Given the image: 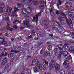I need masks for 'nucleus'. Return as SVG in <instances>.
Returning a JSON list of instances; mask_svg holds the SVG:
<instances>
[{"label":"nucleus","instance_id":"nucleus-64","mask_svg":"<svg viewBox=\"0 0 74 74\" xmlns=\"http://www.w3.org/2000/svg\"><path fill=\"white\" fill-rule=\"evenodd\" d=\"M44 74H47V73L45 72L44 73Z\"/></svg>","mask_w":74,"mask_h":74},{"label":"nucleus","instance_id":"nucleus-55","mask_svg":"<svg viewBox=\"0 0 74 74\" xmlns=\"http://www.w3.org/2000/svg\"><path fill=\"white\" fill-rule=\"evenodd\" d=\"M14 38H12V41H14Z\"/></svg>","mask_w":74,"mask_h":74},{"label":"nucleus","instance_id":"nucleus-30","mask_svg":"<svg viewBox=\"0 0 74 74\" xmlns=\"http://www.w3.org/2000/svg\"><path fill=\"white\" fill-rule=\"evenodd\" d=\"M43 69L44 70H47V66H46L45 65H43Z\"/></svg>","mask_w":74,"mask_h":74},{"label":"nucleus","instance_id":"nucleus-49","mask_svg":"<svg viewBox=\"0 0 74 74\" xmlns=\"http://www.w3.org/2000/svg\"><path fill=\"white\" fill-rule=\"evenodd\" d=\"M29 27H30V28H33V27H32V26H28Z\"/></svg>","mask_w":74,"mask_h":74},{"label":"nucleus","instance_id":"nucleus-3","mask_svg":"<svg viewBox=\"0 0 74 74\" xmlns=\"http://www.w3.org/2000/svg\"><path fill=\"white\" fill-rule=\"evenodd\" d=\"M14 11H13L12 14V17H14V16H18V14H16V11H18L19 10L16 7H14Z\"/></svg>","mask_w":74,"mask_h":74},{"label":"nucleus","instance_id":"nucleus-44","mask_svg":"<svg viewBox=\"0 0 74 74\" xmlns=\"http://www.w3.org/2000/svg\"><path fill=\"white\" fill-rule=\"evenodd\" d=\"M32 37V35H30V36H28V38H31Z\"/></svg>","mask_w":74,"mask_h":74},{"label":"nucleus","instance_id":"nucleus-21","mask_svg":"<svg viewBox=\"0 0 74 74\" xmlns=\"http://www.w3.org/2000/svg\"><path fill=\"white\" fill-rule=\"evenodd\" d=\"M7 55V53H5L4 55V53H2L1 54V55H0V58H2L3 56H6Z\"/></svg>","mask_w":74,"mask_h":74},{"label":"nucleus","instance_id":"nucleus-2","mask_svg":"<svg viewBox=\"0 0 74 74\" xmlns=\"http://www.w3.org/2000/svg\"><path fill=\"white\" fill-rule=\"evenodd\" d=\"M64 47L66 49H68V51H69V52L73 51L74 50V47H69V45L67 44H64Z\"/></svg>","mask_w":74,"mask_h":74},{"label":"nucleus","instance_id":"nucleus-6","mask_svg":"<svg viewBox=\"0 0 74 74\" xmlns=\"http://www.w3.org/2000/svg\"><path fill=\"white\" fill-rule=\"evenodd\" d=\"M54 66H55V69L56 70V71H57L60 70V67L59 64H56L54 65Z\"/></svg>","mask_w":74,"mask_h":74},{"label":"nucleus","instance_id":"nucleus-19","mask_svg":"<svg viewBox=\"0 0 74 74\" xmlns=\"http://www.w3.org/2000/svg\"><path fill=\"white\" fill-rule=\"evenodd\" d=\"M59 72L60 74H66L65 71L64 70H60Z\"/></svg>","mask_w":74,"mask_h":74},{"label":"nucleus","instance_id":"nucleus-58","mask_svg":"<svg viewBox=\"0 0 74 74\" xmlns=\"http://www.w3.org/2000/svg\"><path fill=\"white\" fill-rule=\"evenodd\" d=\"M57 5H58V8L59 9V5H58V4Z\"/></svg>","mask_w":74,"mask_h":74},{"label":"nucleus","instance_id":"nucleus-23","mask_svg":"<svg viewBox=\"0 0 74 74\" xmlns=\"http://www.w3.org/2000/svg\"><path fill=\"white\" fill-rule=\"evenodd\" d=\"M44 55L46 57L49 56H50V53L49 52H47L45 54H44Z\"/></svg>","mask_w":74,"mask_h":74},{"label":"nucleus","instance_id":"nucleus-34","mask_svg":"<svg viewBox=\"0 0 74 74\" xmlns=\"http://www.w3.org/2000/svg\"><path fill=\"white\" fill-rule=\"evenodd\" d=\"M43 52H44V50L42 49L40 51V54H42V53H43Z\"/></svg>","mask_w":74,"mask_h":74},{"label":"nucleus","instance_id":"nucleus-24","mask_svg":"<svg viewBox=\"0 0 74 74\" xmlns=\"http://www.w3.org/2000/svg\"><path fill=\"white\" fill-rule=\"evenodd\" d=\"M47 49L49 51L52 50V46L51 45H49L48 46Z\"/></svg>","mask_w":74,"mask_h":74},{"label":"nucleus","instance_id":"nucleus-28","mask_svg":"<svg viewBox=\"0 0 74 74\" xmlns=\"http://www.w3.org/2000/svg\"><path fill=\"white\" fill-rule=\"evenodd\" d=\"M61 14L62 16L64 18H66V15H64V14L63 12H62L61 13Z\"/></svg>","mask_w":74,"mask_h":74},{"label":"nucleus","instance_id":"nucleus-52","mask_svg":"<svg viewBox=\"0 0 74 74\" xmlns=\"http://www.w3.org/2000/svg\"><path fill=\"white\" fill-rule=\"evenodd\" d=\"M8 46H10L11 45V44L10 43H8L7 44Z\"/></svg>","mask_w":74,"mask_h":74},{"label":"nucleus","instance_id":"nucleus-32","mask_svg":"<svg viewBox=\"0 0 74 74\" xmlns=\"http://www.w3.org/2000/svg\"><path fill=\"white\" fill-rule=\"evenodd\" d=\"M45 63L46 66L48 65V62L47 61H45Z\"/></svg>","mask_w":74,"mask_h":74},{"label":"nucleus","instance_id":"nucleus-36","mask_svg":"<svg viewBox=\"0 0 74 74\" xmlns=\"http://www.w3.org/2000/svg\"><path fill=\"white\" fill-rule=\"evenodd\" d=\"M29 22L28 21H27L26 22V23L24 24V25H29Z\"/></svg>","mask_w":74,"mask_h":74},{"label":"nucleus","instance_id":"nucleus-26","mask_svg":"<svg viewBox=\"0 0 74 74\" xmlns=\"http://www.w3.org/2000/svg\"><path fill=\"white\" fill-rule=\"evenodd\" d=\"M18 22V23H21V21H18V20H16L14 22L13 24H14V25H15V23H16Z\"/></svg>","mask_w":74,"mask_h":74},{"label":"nucleus","instance_id":"nucleus-53","mask_svg":"<svg viewBox=\"0 0 74 74\" xmlns=\"http://www.w3.org/2000/svg\"><path fill=\"white\" fill-rule=\"evenodd\" d=\"M13 61H14V60H10V62H13Z\"/></svg>","mask_w":74,"mask_h":74},{"label":"nucleus","instance_id":"nucleus-62","mask_svg":"<svg viewBox=\"0 0 74 74\" xmlns=\"http://www.w3.org/2000/svg\"><path fill=\"white\" fill-rule=\"evenodd\" d=\"M21 74H25L24 73H22Z\"/></svg>","mask_w":74,"mask_h":74},{"label":"nucleus","instance_id":"nucleus-56","mask_svg":"<svg viewBox=\"0 0 74 74\" xmlns=\"http://www.w3.org/2000/svg\"><path fill=\"white\" fill-rule=\"evenodd\" d=\"M38 40V38H36L35 40Z\"/></svg>","mask_w":74,"mask_h":74},{"label":"nucleus","instance_id":"nucleus-7","mask_svg":"<svg viewBox=\"0 0 74 74\" xmlns=\"http://www.w3.org/2000/svg\"><path fill=\"white\" fill-rule=\"evenodd\" d=\"M7 25L8 26L6 27V29H7V30H10V32H12V31L14 30V29H13L12 28H11L10 27H8V26H10V23H8Z\"/></svg>","mask_w":74,"mask_h":74},{"label":"nucleus","instance_id":"nucleus-25","mask_svg":"<svg viewBox=\"0 0 74 74\" xmlns=\"http://www.w3.org/2000/svg\"><path fill=\"white\" fill-rule=\"evenodd\" d=\"M13 57V54L12 53H10L8 55V57L9 58H11Z\"/></svg>","mask_w":74,"mask_h":74},{"label":"nucleus","instance_id":"nucleus-29","mask_svg":"<svg viewBox=\"0 0 74 74\" xmlns=\"http://www.w3.org/2000/svg\"><path fill=\"white\" fill-rule=\"evenodd\" d=\"M39 3V2L38 1H35L34 2V3L35 4V5H37V4H38Z\"/></svg>","mask_w":74,"mask_h":74},{"label":"nucleus","instance_id":"nucleus-45","mask_svg":"<svg viewBox=\"0 0 74 74\" xmlns=\"http://www.w3.org/2000/svg\"><path fill=\"white\" fill-rule=\"evenodd\" d=\"M60 1H59L58 3L59 4H60V5H61V4H62V2L60 1V0H59Z\"/></svg>","mask_w":74,"mask_h":74},{"label":"nucleus","instance_id":"nucleus-11","mask_svg":"<svg viewBox=\"0 0 74 74\" xmlns=\"http://www.w3.org/2000/svg\"><path fill=\"white\" fill-rule=\"evenodd\" d=\"M22 14H26L27 13H28V12L27 11L26 9L25 8H23L22 9Z\"/></svg>","mask_w":74,"mask_h":74},{"label":"nucleus","instance_id":"nucleus-31","mask_svg":"<svg viewBox=\"0 0 74 74\" xmlns=\"http://www.w3.org/2000/svg\"><path fill=\"white\" fill-rule=\"evenodd\" d=\"M68 14L69 15V16H70V17H71L73 15V13L71 12H69L68 13Z\"/></svg>","mask_w":74,"mask_h":74},{"label":"nucleus","instance_id":"nucleus-39","mask_svg":"<svg viewBox=\"0 0 74 74\" xmlns=\"http://www.w3.org/2000/svg\"><path fill=\"white\" fill-rule=\"evenodd\" d=\"M68 59H71V55L68 56Z\"/></svg>","mask_w":74,"mask_h":74},{"label":"nucleus","instance_id":"nucleus-63","mask_svg":"<svg viewBox=\"0 0 74 74\" xmlns=\"http://www.w3.org/2000/svg\"><path fill=\"white\" fill-rule=\"evenodd\" d=\"M28 58H30V57L29 56H28Z\"/></svg>","mask_w":74,"mask_h":74},{"label":"nucleus","instance_id":"nucleus-57","mask_svg":"<svg viewBox=\"0 0 74 74\" xmlns=\"http://www.w3.org/2000/svg\"><path fill=\"white\" fill-rule=\"evenodd\" d=\"M2 34H3V33H0V36H1V35H2Z\"/></svg>","mask_w":74,"mask_h":74},{"label":"nucleus","instance_id":"nucleus-50","mask_svg":"<svg viewBox=\"0 0 74 74\" xmlns=\"http://www.w3.org/2000/svg\"><path fill=\"white\" fill-rule=\"evenodd\" d=\"M3 47H2L1 48H0V50H3Z\"/></svg>","mask_w":74,"mask_h":74},{"label":"nucleus","instance_id":"nucleus-59","mask_svg":"<svg viewBox=\"0 0 74 74\" xmlns=\"http://www.w3.org/2000/svg\"><path fill=\"white\" fill-rule=\"evenodd\" d=\"M4 50H5L6 51H7V49L6 48H5L4 49Z\"/></svg>","mask_w":74,"mask_h":74},{"label":"nucleus","instance_id":"nucleus-43","mask_svg":"<svg viewBox=\"0 0 74 74\" xmlns=\"http://www.w3.org/2000/svg\"><path fill=\"white\" fill-rule=\"evenodd\" d=\"M35 34V32L34 30H33L32 32V34Z\"/></svg>","mask_w":74,"mask_h":74},{"label":"nucleus","instance_id":"nucleus-4","mask_svg":"<svg viewBox=\"0 0 74 74\" xmlns=\"http://www.w3.org/2000/svg\"><path fill=\"white\" fill-rule=\"evenodd\" d=\"M57 47L60 50V53L62 54V51H63V48L64 47L63 45L61 44L58 45L57 46Z\"/></svg>","mask_w":74,"mask_h":74},{"label":"nucleus","instance_id":"nucleus-48","mask_svg":"<svg viewBox=\"0 0 74 74\" xmlns=\"http://www.w3.org/2000/svg\"><path fill=\"white\" fill-rule=\"evenodd\" d=\"M56 14H57V15H58V14H59V12L58 11H57L56 12Z\"/></svg>","mask_w":74,"mask_h":74},{"label":"nucleus","instance_id":"nucleus-27","mask_svg":"<svg viewBox=\"0 0 74 74\" xmlns=\"http://www.w3.org/2000/svg\"><path fill=\"white\" fill-rule=\"evenodd\" d=\"M59 21H60V22L61 23L62 22V17H61L60 16L58 18Z\"/></svg>","mask_w":74,"mask_h":74},{"label":"nucleus","instance_id":"nucleus-61","mask_svg":"<svg viewBox=\"0 0 74 74\" xmlns=\"http://www.w3.org/2000/svg\"><path fill=\"white\" fill-rule=\"evenodd\" d=\"M45 5H46V2L45 1Z\"/></svg>","mask_w":74,"mask_h":74},{"label":"nucleus","instance_id":"nucleus-8","mask_svg":"<svg viewBox=\"0 0 74 74\" xmlns=\"http://www.w3.org/2000/svg\"><path fill=\"white\" fill-rule=\"evenodd\" d=\"M54 52L55 55L58 56V53H59V49H58V48H55L54 50Z\"/></svg>","mask_w":74,"mask_h":74},{"label":"nucleus","instance_id":"nucleus-42","mask_svg":"<svg viewBox=\"0 0 74 74\" xmlns=\"http://www.w3.org/2000/svg\"><path fill=\"white\" fill-rule=\"evenodd\" d=\"M39 7L40 8H44V5H42V6L40 5L39 6Z\"/></svg>","mask_w":74,"mask_h":74},{"label":"nucleus","instance_id":"nucleus-22","mask_svg":"<svg viewBox=\"0 0 74 74\" xmlns=\"http://www.w3.org/2000/svg\"><path fill=\"white\" fill-rule=\"evenodd\" d=\"M66 5H67V6H66L67 7H72V4H70L69 3H66Z\"/></svg>","mask_w":74,"mask_h":74},{"label":"nucleus","instance_id":"nucleus-35","mask_svg":"<svg viewBox=\"0 0 74 74\" xmlns=\"http://www.w3.org/2000/svg\"><path fill=\"white\" fill-rule=\"evenodd\" d=\"M60 58H61V55H60V54H59L58 57V60H59Z\"/></svg>","mask_w":74,"mask_h":74},{"label":"nucleus","instance_id":"nucleus-16","mask_svg":"<svg viewBox=\"0 0 74 74\" xmlns=\"http://www.w3.org/2000/svg\"><path fill=\"white\" fill-rule=\"evenodd\" d=\"M38 68L39 70L42 71V70L43 69V65L40 64H39L38 65Z\"/></svg>","mask_w":74,"mask_h":74},{"label":"nucleus","instance_id":"nucleus-5","mask_svg":"<svg viewBox=\"0 0 74 74\" xmlns=\"http://www.w3.org/2000/svg\"><path fill=\"white\" fill-rule=\"evenodd\" d=\"M37 63L36 60H34L32 62H31L30 63V65L31 66H36L37 64Z\"/></svg>","mask_w":74,"mask_h":74},{"label":"nucleus","instance_id":"nucleus-51","mask_svg":"<svg viewBox=\"0 0 74 74\" xmlns=\"http://www.w3.org/2000/svg\"><path fill=\"white\" fill-rule=\"evenodd\" d=\"M49 36H50L51 37H53V35L52 34H50L49 35Z\"/></svg>","mask_w":74,"mask_h":74},{"label":"nucleus","instance_id":"nucleus-33","mask_svg":"<svg viewBox=\"0 0 74 74\" xmlns=\"http://www.w3.org/2000/svg\"><path fill=\"white\" fill-rule=\"evenodd\" d=\"M2 44L3 45H5V44H7V42L5 41L3 42H2Z\"/></svg>","mask_w":74,"mask_h":74},{"label":"nucleus","instance_id":"nucleus-18","mask_svg":"<svg viewBox=\"0 0 74 74\" xmlns=\"http://www.w3.org/2000/svg\"><path fill=\"white\" fill-rule=\"evenodd\" d=\"M19 51L17 50H12L11 51V52H13L14 53H19Z\"/></svg>","mask_w":74,"mask_h":74},{"label":"nucleus","instance_id":"nucleus-13","mask_svg":"<svg viewBox=\"0 0 74 74\" xmlns=\"http://www.w3.org/2000/svg\"><path fill=\"white\" fill-rule=\"evenodd\" d=\"M12 11V8H10L8 9H7L6 12H8V15H10V14L11 13Z\"/></svg>","mask_w":74,"mask_h":74},{"label":"nucleus","instance_id":"nucleus-37","mask_svg":"<svg viewBox=\"0 0 74 74\" xmlns=\"http://www.w3.org/2000/svg\"><path fill=\"white\" fill-rule=\"evenodd\" d=\"M47 23H48L46 22V21L45 22V23L44 24V25H45V26H47L48 25Z\"/></svg>","mask_w":74,"mask_h":74},{"label":"nucleus","instance_id":"nucleus-38","mask_svg":"<svg viewBox=\"0 0 74 74\" xmlns=\"http://www.w3.org/2000/svg\"><path fill=\"white\" fill-rule=\"evenodd\" d=\"M13 27L14 28V29H17L18 28V27L16 26H14Z\"/></svg>","mask_w":74,"mask_h":74},{"label":"nucleus","instance_id":"nucleus-15","mask_svg":"<svg viewBox=\"0 0 74 74\" xmlns=\"http://www.w3.org/2000/svg\"><path fill=\"white\" fill-rule=\"evenodd\" d=\"M61 55H62V54H63L64 56L65 57H66L68 55V52L67 51H64L63 52V53L62 52V54L61 53Z\"/></svg>","mask_w":74,"mask_h":74},{"label":"nucleus","instance_id":"nucleus-47","mask_svg":"<svg viewBox=\"0 0 74 74\" xmlns=\"http://www.w3.org/2000/svg\"><path fill=\"white\" fill-rule=\"evenodd\" d=\"M18 5L19 7H21V6H22V4H18Z\"/></svg>","mask_w":74,"mask_h":74},{"label":"nucleus","instance_id":"nucleus-10","mask_svg":"<svg viewBox=\"0 0 74 74\" xmlns=\"http://www.w3.org/2000/svg\"><path fill=\"white\" fill-rule=\"evenodd\" d=\"M65 64V68H67L68 66H69V62L65 61L63 63V65H64Z\"/></svg>","mask_w":74,"mask_h":74},{"label":"nucleus","instance_id":"nucleus-12","mask_svg":"<svg viewBox=\"0 0 74 74\" xmlns=\"http://www.w3.org/2000/svg\"><path fill=\"white\" fill-rule=\"evenodd\" d=\"M7 63V59L5 58L3 59L1 63V64L3 66H4Z\"/></svg>","mask_w":74,"mask_h":74},{"label":"nucleus","instance_id":"nucleus-9","mask_svg":"<svg viewBox=\"0 0 74 74\" xmlns=\"http://www.w3.org/2000/svg\"><path fill=\"white\" fill-rule=\"evenodd\" d=\"M41 13H40L36 15V17H34V18L33 21H35V19H36V23H37V21H38V16H40L41 15Z\"/></svg>","mask_w":74,"mask_h":74},{"label":"nucleus","instance_id":"nucleus-20","mask_svg":"<svg viewBox=\"0 0 74 74\" xmlns=\"http://www.w3.org/2000/svg\"><path fill=\"white\" fill-rule=\"evenodd\" d=\"M66 21L67 23L68 24H71L72 23V21H71V19H69V20L67 21V19H66Z\"/></svg>","mask_w":74,"mask_h":74},{"label":"nucleus","instance_id":"nucleus-40","mask_svg":"<svg viewBox=\"0 0 74 74\" xmlns=\"http://www.w3.org/2000/svg\"><path fill=\"white\" fill-rule=\"evenodd\" d=\"M5 21H6V22H8V21H9V18L8 17L7 18H6L5 19Z\"/></svg>","mask_w":74,"mask_h":74},{"label":"nucleus","instance_id":"nucleus-60","mask_svg":"<svg viewBox=\"0 0 74 74\" xmlns=\"http://www.w3.org/2000/svg\"><path fill=\"white\" fill-rule=\"evenodd\" d=\"M5 36H7V33L5 34Z\"/></svg>","mask_w":74,"mask_h":74},{"label":"nucleus","instance_id":"nucleus-14","mask_svg":"<svg viewBox=\"0 0 74 74\" xmlns=\"http://www.w3.org/2000/svg\"><path fill=\"white\" fill-rule=\"evenodd\" d=\"M33 70L35 73H38L40 71V70L38 69V67L37 66L34 67L33 68Z\"/></svg>","mask_w":74,"mask_h":74},{"label":"nucleus","instance_id":"nucleus-41","mask_svg":"<svg viewBox=\"0 0 74 74\" xmlns=\"http://www.w3.org/2000/svg\"><path fill=\"white\" fill-rule=\"evenodd\" d=\"M71 34L72 36H73V37H74V34L73 32H71Z\"/></svg>","mask_w":74,"mask_h":74},{"label":"nucleus","instance_id":"nucleus-17","mask_svg":"<svg viewBox=\"0 0 74 74\" xmlns=\"http://www.w3.org/2000/svg\"><path fill=\"white\" fill-rule=\"evenodd\" d=\"M4 8V5L3 4L1 5V8H0V12L1 13V12H3V8Z\"/></svg>","mask_w":74,"mask_h":74},{"label":"nucleus","instance_id":"nucleus-54","mask_svg":"<svg viewBox=\"0 0 74 74\" xmlns=\"http://www.w3.org/2000/svg\"><path fill=\"white\" fill-rule=\"evenodd\" d=\"M24 28H23V27H22L21 28V30H23V29H24Z\"/></svg>","mask_w":74,"mask_h":74},{"label":"nucleus","instance_id":"nucleus-1","mask_svg":"<svg viewBox=\"0 0 74 74\" xmlns=\"http://www.w3.org/2000/svg\"><path fill=\"white\" fill-rule=\"evenodd\" d=\"M56 62V60L55 59H53L51 61V63L49 64V65L50 70H52L54 68V65H55Z\"/></svg>","mask_w":74,"mask_h":74},{"label":"nucleus","instance_id":"nucleus-46","mask_svg":"<svg viewBox=\"0 0 74 74\" xmlns=\"http://www.w3.org/2000/svg\"><path fill=\"white\" fill-rule=\"evenodd\" d=\"M25 0H21V1L22 2V3H24V2L25 1Z\"/></svg>","mask_w":74,"mask_h":74}]
</instances>
